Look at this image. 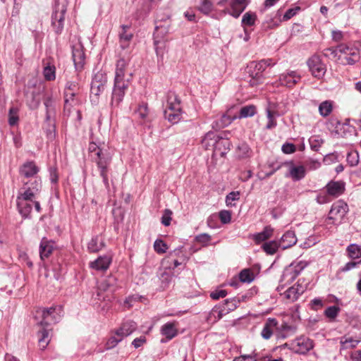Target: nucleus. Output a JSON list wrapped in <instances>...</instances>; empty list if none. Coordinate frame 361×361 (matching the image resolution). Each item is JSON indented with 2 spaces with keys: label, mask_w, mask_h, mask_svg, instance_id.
<instances>
[{
  "label": "nucleus",
  "mask_w": 361,
  "mask_h": 361,
  "mask_svg": "<svg viewBox=\"0 0 361 361\" xmlns=\"http://www.w3.org/2000/svg\"><path fill=\"white\" fill-rule=\"evenodd\" d=\"M68 4V0H56L55 1L51 20V27L57 35L61 34L63 30Z\"/></svg>",
  "instance_id": "nucleus-4"
},
{
  "label": "nucleus",
  "mask_w": 361,
  "mask_h": 361,
  "mask_svg": "<svg viewBox=\"0 0 361 361\" xmlns=\"http://www.w3.org/2000/svg\"><path fill=\"white\" fill-rule=\"evenodd\" d=\"M349 56L345 57V60L348 64L353 65L355 62L358 61L359 56V51L355 49H353V51L349 54Z\"/></svg>",
  "instance_id": "nucleus-58"
},
{
  "label": "nucleus",
  "mask_w": 361,
  "mask_h": 361,
  "mask_svg": "<svg viewBox=\"0 0 361 361\" xmlns=\"http://www.w3.org/2000/svg\"><path fill=\"white\" fill-rule=\"evenodd\" d=\"M72 57L77 70H81L85 64V54L83 45L77 42L72 45Z\"/></svg>",
  "instance_id": "nucleus-10"
},
{
  "label": "nucleus",
  "mask_w": 361,
  "mask_h": 361,
  "mask_svg": "<svg viewBox=\"0 0 361 361\" xmlns=\"http://www.w3.org/2000/svg\"><path fill=\"white\" fill-rule=\"evenodd\" d=\"M278 324V322L274 318H269L265 323L262 331L261 332L262 336L264 339H269L271 338L273 334L274 328H276Z\"/></svg>",
  "instance_id": "nucleus-29"
},
{
  "label": "nucleus",
  "mask_w": 361,
  "mask_h": 361,
  "mask_svg": "<svg viewBox=\"0 0 361 361\" xmlns=\"http://www.w3.org/2000/svg\"><path fill=\"white\" fill-rule=\"evenodd\" d=\"M240 302V300L237 298H232L229 299H226L224 301V302L220 305H223L225 306V310L227 314L235 310L238 307Z\"/></svg>",
  "instance_id": "nucleus-41"
},
{
  "label": "nucleus",
  "mask_w": 361,
  "mask_h": 361,
  "mask_svg": "<svg viewBox=\"0 0 361 361\" xmlns=\"http://www.w3.org/2000/svg\"><path fill=\"white\" fill-rule=\"evenodd\" d=\"M257 355H242L238 357H235L233 361H257Z\"/></svg>",
  "instance_id": "nucleus-64"
},
{
  "label": "nucleus",
  "mask_w": 361,
  "mask_h": 361,
  "mask_svg": "<svg viewBox=\"0 0 361 361\" xmlns=\"http://www.w3.org/2000/svg\"><path fill=\"white\" fill-rule=\"evenodd\" d=\"M279 248H281V246L277 240L265 242L262 245L263 251L269 255H274L278 251Z\"/></svg>",
  "instance_id": "nucleus-34"
},
{
  "label": "nucleus",
  "mask_w": 361,
  "mask_h": 361,
  "mask_svg": "<svg viewBox=\"0 0 361 361\" xmlns=\"http://www.w3.org/2000/svg\"><path fill=\"white\" fill-rule=\"evenodd\" d=\"M18 109L16 108H11L8 113V123L10 126H15L18 121Z\"/></svg>",
  "instance_id": "nucleus-53"
},
{
  "label": "nucleus",
  "mask_w": 361,
  "mask_h": 361,
  "mask_svg": "<svg viewBox=\"0 0 361 361\" xmlns=\"http://www.w3.org/2000/svg\"><path fill=\"white\" fill-rule=\"evenodd\" d=\"M246 8V5H242L240 3H236L232 0L231 2V11H224V13H228L233 17L238 18L240 15L244 11Z\"/></svg>",
  "instance_id": "nucleus-35"
},
{
  "label": "nucleus",
  "mask_w": 361,
  "mask_h": 361,
  "mask_svg": "<svg viewBox=\"0 0 361 361\" xmlns=\"http://www.w3.org/2000/svg\"><path fill=\"white\" fill-rule=\"evenodd\" d=\"M182 247L175 249L172 252H171L169 255L162 260V265L166 267H171V264H173V267L171 269H174L182 264L183 262H179L178 259H176V257H178L179 255L182 252Z\"/></svg>",
  "instance_id": "nucleus-23"
},
{
  "label": "nucleus",
  "mask_w": 361,
  "mask_h": 361,
  "mask_svg": "<svg viewBox=\"0 0 361 361\" xmlns=\"http://www.w3.org/2000/svg\"><path fill=\"white\" fill-rule=\"evenodd\" d=\"M300 80V75L295 71L283 73L279 76V85L288 87H293Z\"/></svg>",
  "instance_id": "nucleus-14"
},
{
  "label": "nucleus",
  "mask_w": 361,
  "mask_h": 361,
  "mask_svg": "<svg viewBox=\"0 0 361 361\" xmlns=\"http://www.w3.org/2000/svg\"><path fill=\"white\" fill-rule=\"evenodd\" d=\"M333 105L330 101L322 102L319 106V111L322 116L326 117L332 111Z\"/></svg>",
  "instance_id": "nucleus-42"
},
{
  "label": "nucleus",
  "mask_w": 361,
  "mask_h": 361,
  "mask_svg": "<svg viewBox=\"0 0 361 361\" xmlns=\"http://www.w3.org/2000/svg\"><path fill=\"white\" fill-rule=\"evenodd\" d=\"M227 295V291L223 289L215 290L210 293V297L213 300H219Z\"/></svg>",
  "instance_id": "nucleus-63"
},
{
  "label": "nucleus",
  "mask_w": 361,
  "mask_h": 361,
  "mask_svg": "<svg viewBox=\"0 0 361 361\" xmlns=\"http://www.w3.org/2000/svg\"><path fill=\"white\" fill-rule=\"evenodd\" d=\"M198 9L203 14L208 15L213 9V4L209 0H202Z\"/></svg>",
  "instance_id": "nucleus-50"
},
{
  "label": "nucleus",
  "mask_w": 361,
  "mask_h": 361,
  "mask_svg": "<svg viewBox=\"0 0 361 361\" xmlns=\"http://www.w3.org/2000/svg\"><path fill=\"white\" fill-rule=\"evenodd\" d=\"M39 169L35 163L32 161H26L19 169L20 175L24 178H29L35 177Z\"/></svg>",
  "instance_id": "nucleus-15"
},
{
  "label": "nucleus",
  "mask_w": 361,
  "mask_h": 361,
  "mask_svg": "<svg viewBox=\"0 0 361 361\" xmlns=\"http://www.w3.org/2000/svg\"><path fill=\"white\" fill-rule=\"evenodd\" d=\"M107 82L106 76L102 73L95 74L91 83V94L99 96L104 92Z\"/></svg>",
  "instance_id": "nucleus-12"
},
{
  "label": "nucleus",
  "mask_w": 361,
  "mask_h": 361,
  "mask_svg": "<svg viewBox=\"0 0 361 361\" xmlns=\"http://www.w3.org/2000/svg\"><path fill=\"white\" fill-rule=\"evenodd\" d=\"M254 279V274L249 269H245L239 273V280L243 283H251Z\"/></svg>",
  "instance_id": "nucleus-44"
},
{
  "label": "nucleus",
  "mask_w": 361,
  "mask_h": 361,
  "mask_svg": "<svg viewBox=\"0 0 361 361\" xmlns=\"http://www.w3.org/2000/svg\"><path fill=\"white\" fill-rule=\"evenodd\" d=\"M171 267H166L164 271H162L159 274V279L161 283L164 284V286L168 285V283L171 280L172 272L171 271Z\"/></svg>",
  "instance_id": "nucleus-46"
},
{
  "label": "nucleus",
  "mask_w": 361,
  "mask_h": 361,
  "mask_svg": "<svg viewBox=\"0 0 361 361\" xmlns=\"http://www.w3.org/2000/svg\"><path fill=\"white\" fill-rule=\"evenodd\" d=\"M79 90V85L75 81H68L66 84L65 92L77 94Z\"/></svg>",
  "instance_id": "nucleus-60"
},
{
  "label": "nucleus",
  "mask_w": 361,
  "mask_h": 361,
  "mask_svg": "<svg viewBox=\"0 0 361 361\" xmlns=\"http://www.w3.org/2000/svg\"><path fill=\"white\" fill-rule=\"evenodd\" d=\"M279 243L281 248L286 250L296 244L297 238L293 231H288L282 235Z\"/></svg>",
  "instance_id": "nucleus-20"
},
{
  "label": "nucleus",
  "mask_w": 361,
  "mask_h": 361,
  "mask_svg": "<svg viewBox=\"0 0 361 361\" xmlns=\"http://www.w3.org/2000/svg\"><path fill=\"white\" fill-rule=\"evenodd\" d=\"M104 244L99 236L92 238L88 243L87 249L91 252H97L102 250Z\"/></svg>",
  "instance_id": "nucleus-37"
},
{
  "label": "nucleus",
  "mask_w": 361,
  "mask_h": 361,
  "mask_svg": "<svg viewBox=\"0 0 361 361\" xmlns=\"http://www.w3.org/2000/svg\"><path fill=\"white\" fill-rule=\"evenodd\" d=\"M227 313L225 310V306L223 305H215L207 318L208 322L215 323L220 320L224 316L226 315Z\"/></svg>",
  "instance_id": "nucleus-19"
},
{
  "label": "nucleus",
  "mask_w": 361,
  "mask_h": 361,
  "mask_svg": "<svg viewBox=\"0 0 361 361\" xmlns=\"http://www.w3.org/2000/svg\"><path fill=\"white\" fill-rule=\"evenodd\" d=\"M32 203L30 201H17L18 211L24 218L29 216L32 209Z\"/></svg>",
  "instance_id": "nucleus-33"
},
{
  "label": "nucleus",
  "mask_w": 361,
  "mask_h": 361,
  "mask_svg": "<svg viewBox=\"0 0 361 361\" xmlns=\"http://www.w3.org/2000/svg\"><path fill=\"white\" fill-rule=\"evenodd\" d=\"M257 113L256 106L253 104L247 105L241 107L238 118H244L253 116Z\"/></svg>",
  "instance_id": "nucleus-40"
},
{
  "label": "nucleus",
  "mask_w": 361,
  "mask_h": 361,
  "mask_svg": "<svg viewBox=\"0 0 361 361\" xmlns=\"http://www.w3.org/2000/svg\"><path fill=\"white\" fill-rule=\"evenodd\" d=\"M310 70L312 74L315 77L320 78H322L325 72V65L322 62L321 59L317 56H312L307 61Z\"/></svg>",
  "instance_id": "nucleus-11"
},
{
  "label": "nucleus",
  "mask_w": 361,
  "mask_h": 361,
  "mask_svg": "<svg viewBox=\"0 0 361 361\" xmlns=\"http://www.w3.org/2000/svg\"><path fill=\"white\" fill-rule=\"evenodd\" d=\"M44 104L46 108L45 122L49 126H54L56 118V108L52 97H46L44 99Z\"/></svg>",
  "instance_id": "nucleus-13"
},
{
  "label": "nucleus",
  "mask_w": 361,
  "mask_h": 361,
  "mask_svg": "<svg viewBox=\"0 0 361 361\" xmlns=\"http://www.w3.org/2000/svg\"><path fill=\"white\" fill-rule=\"evenodd\" d=\"M137 329V324L133 321H128L116 329V334L120 335L123 338L130 335Z\"/></svg>",
  "instance_id": "nucleus-24"
},
{
  "label": "nucleus",
  "mask_w": 361,
  "mask_h": 361,
  "mask_svg": "<svg viewBox=\"0 0 361 361\" xmlns=\"http://www.w3.org/2000/svg\"><path fill=\"white\" fill-rule=\"evenodd\" d=\"M123 338L119 335L116 334V331L115 334L111 336L106 343V348L111 349L114 348L119 342H121Z\"/></svg>",
  "instance_id": "nucleus-51"
},
{
  "label": "nucleus",
  "mask_w": 361,
  "mask_h": 361,
  "mask_svg": "<svg viewBox=\"0 0 361 361\" xmlns=\"http://www.w3.org/2000/svg\"><path fill=\"white\" fill-rule=\"evenodd\" d=\"M135 114L138 118L145 121L149 114V109L147 104H142L139 105L138 108L135 111Z\"/></svg>",
  "instance_id": "nucleus-47"
},
{
  "label": "nucleus",
  "mask_w": 361,
  "mask_h": 361,
  "mask_svg": "<svg viewBox=\"0 0 361 361\" xmlns=\"http://www.w3.org/2000/svg\"><path fill=\"white\" fill-rule=\"evenodd\" d=\"M216 134L212 132L207 133L202 140V144L205 149L212 148L214 150Z\"/></svg>",
  "instance_id": "nucleus-38"
},
{
  "label": "nucleus",
  "mask_w": 361,
  "mask_h": 361,
  "mask_svg": "<svg viewBox=\"0 0 361 361\" xmlns=\"http://www.w3.org/2000/svg\"><path fill=\"white\" fill-rule=\"evenodd\" d=\"M63 317V308L61 305H54L50 307H39L36 310L35 319L37 324L42 327L39 330V345L42 350L48 345L49 329L47 327L50 325L58 323Z\"/></svg>",
  "instance_id": "nucleus-1"
},
{
  "label": "nucleus",
  "mask_w": 361,
  "mask_h": 361,
  "mask_svg": "<svg viewBox=\"0 0 361 361\" xmlns=\"http://www.w3.org/2000/svg\"><path fill=\"white\" fill-rule=\"evenodd\" d=\"M164 114L165 118L172 123H177L181 119L180 100L173 92L170 91L166 94Z\"/></svg>",
  "instance_id": "nucleus-3"
},
{
  "label": "nucleus",
  "mask_w": 361,
  "mask_h": 361,
  "mask_svg": "<svg viewBox=\"0 0 361 361\" xmlns=\"http://www.w3.org/2000/svg\"><path fill=\"white\" fill-rule=\"evenodd\" d=\"M290 345L295 353L305 354L313 348V341L307 337L301 336L293 341Z\"/></svg>",
  "instance_id": "nucleus-8"
},
{
  "label": "nucleus",
  "mask_w": 361,
  "mask_h": 361,
  "mask_svg": "<svg viewBox=\"0 0 361 361\" xmlns=\"http://www.w3.org/2000/svg\"><path fill=\"white\" fill-rule=\"evenodd\" d=\"M122 31L119 34L121 47L124 49L128 47L129 43L133 38V33L129 32L130 27L128 25L121 26Z\"/></svg>",
  "instance_id": "nucleus-28"
},
{
  "label": "nucleus",
  "mask_w": 361,
  "mask_h": 361,
  "mask_svg": "<svg viewBox=\"0 0 361 361\" xmlns=\"http://www.w3.org/2000/svg\"><path fill=\"white\" fill-rule=\"evenodd\" d=\"M329 195L338 197L344 192L345 183L342 181H331L326 186Z\"/></svg>",
  "instance_id": "nucleus-22"
},
{
  "label": "nucleus",
  "mask_w": 361,
  "mask_h": 361,
  "mask_svg": "<svg viewBox=\"0 0 361 361\" xmlns=\"http://www.w3.org/2000/svg\"><path fill=\"white\" fill-rule=\"evenodd\" d=\"M348 211V204L343 200H338L333 204L329 214V219L334 224H339Z\"/></svg>",
  "instance_id": "nucleus-7"
},
{
  "label": "nucleus",
  "mask_w": 361,
  "mask_h": 361,
  "mask_svg": "<svg viewBox=\"0 0 361 361\" xmlns=\"http://www.w3.org/2000/svg\"><path fill=\"white\" fill-rule=\"evenodd\" d=\"M172 212L170 209H165L161 217V224L165 226L171 224Z\"/></svg>",
  "instance_id": "nucleus-62"
},
{
  "label": "nucleus",
  "mask_w": 361,
  "mask_h": 361,
  "mask_svg": "<svg viewBox=\"0 0 361 361\" xmlns=\"http://www.w3.org/2000/svg\"><path fill=\"white\" fill-rule=\"evenodd\" d=\"M54 249V242L43 238L39 245V256L42 260L48 258Z\"/></svg>",
  "instance_id": "nucleus-17"
},
{
  "label": "nucleus",
  "mask_w": 361,
  "mask_h": 361,
  "mask_svg": "<svg viewBox=\"0 0 361 361\" xmlns=\"http://www.w3.org/2000/svg\"><path fill=\"white\" fill-rule=\"evenodd\" d=\"M307 266V263L304 261L294 262L290 264V267L293 268L296 274L299 275L300 272Z\"/></svg>",
  "instance_id": "nucleus-59"
},
{
  "label": "nucleus",
  "mask_w": 361,
  "mask_h": 361,
  "mask_svg": "<svg viewBox=\"0 0 361 361\" xmlns=\"http://www.w3.org/2000/svg\"><path fill=\"white\" fill-rule=\"evenodd\" d=\"M339 308L335 305L327 307L324 312V314L329 319H334L337 317Z\"/></svg>",
  "instance_id": "nucleus-57"
},
{
  "label": "nucleus",
  "mask_w": 361,
  "mask_h": 361,
  "mask_svg": "<svg viewBox=\"0 0 361 361\" xmlns=\"http://www.w3.org/2000/svg\"><path fill=\"white\" fill-rule=\"evenodd\" d=\"M347 162L350 166H355L359 163V154L356 151L350 152L347 155Z\"/></svg>",
  "instance_id": "nucleus-55"
},
{
  "label": "nucleus",
  "mask_w": 361,
  "mask_h": 361,
  "mask_svg": "<svg viewBox=\"0 0 361 361\" xmlns=\"http://www.w3.org/2000/svg\"><path fill=\"white\" fill-rule=\"evenodd\" d=\"M230 142L228 139H224L222 137H219L216 135L215 139V145H214V152L216 154H219L223 156L226 154L227 150L229 149Z\"/></svg>",
  "instance_id": "nucleus-27"
},
{
  "label": "nucleus",
  "mask_w": 361,
  "mask_h": 361,
  "mask_svg": "<svg viewBox=\"0 0 361 361\" xmlns=\"http://www.w3.org/2000/svg\"><path fill=\"white\" fill-rule=\"evenodd\" d=\"M161 333L167 340H171L174 338L178 334L175 323H166L161 326Z\"/></svg>",
  "instance_id": "nucleus-31"
},
{
  "label": "nucleus",
  "mask_w": 361,
  "mask_h": 361,
  "mask_svg": "<svg viewBox=\"0 0 361 361\" xmlns=\"http://www.w3.org/2000/svg\"><path fill=\"white\" fill-rule=\"evenodd\" d=\"M276 111L271 109L270 106L267 109V116L268 118V123L266 126L267 129H271L276 126Z\"/></svg>",
  "instance_id": "nucleus-43"
},
{
  "label": "nucleus",
  "mask_w": 361,
  "mask_h": 361,
  "mask_svg": "<svg viewBox=\"0 0 361 361\" xmlns=\"http://www.w3.org/2000/svg\"><path fill=\"white\" fill-rule=\"evenodd\" d=\"M116 278L114 276H108L104 281H102L99 286V292L97 293V296H100L101 291H106L110 290L111 291H114V286L116 283Z\"/></svg>",
  "instance_id": "nucleus-32"
},
{
  "label": "nucleus",
  "mask_w": 361,
  "mask_h": 361,
  "mask_svg": "<svg viewBox=\"0 0 361 361\" xmlns=\"http://www.w3.org/2000/svg\"><path fill=\"white\" fill-rule=\"evenodd\" d=\"M286 165L288 167V176L293 180H300L305 177L306 171L303 166H295L293 162L287 163Z\"/></svg>",
  "instance_id": "nucleus-18"
},
{
  "label": "nucleus",
  "mask_w": 361,
  "mask_h": 361,
  "mask_svg": "<svg viewBox=\"0 0 361 361\" xmlns=\"http://www.w3.org/2000/svg\"><path fill=\"white\" fill-rule=\"evenodd\" d=\"M42 184L39 181L35 183V186L30 187L28 183H25L23 191L20 192L18 197L17 201H30L35 200V195L40 190Z\"/></svg>",
  "instance_id": "nucleus-9"
},
{
  "label": "nucleus",
  "mask_w": 361,
  "mask_h": 361,
  "mask_svg": "<svg viewBox=\"0 0 361 361\" xmlns=\"http://www.w3.org/2000/svg\"><path fill=\"white\" fill-rule=\"evenodd\" d=\"M154 248L157 253L163 254L166 252L168 247L162 240L157 239L154 243Z\"/></svg>",
  "instance_id": "nucleus-54"
},
{
  "label": "nucleus",
  "mask_w": 361,
  "mask_h": 361,
  "mask_svg": "<svg viewBox=\"0 0 361 361\" xmlns=\"http://www.w3.org/2000/svg\"><path fill=\"white\" fill-rule=\"evenodd\" d=\"M240 192L239 191H233L228 193L226 197V203L227 206H235L233 201L240 199Z\"/></svg>",
  "instance_id": "nucleus-52"
},
{
  "label": "nucleus",
  "mask_w": 361,
  "mask_h": 361,
  "mask_svg": "<svg viewBox=\"0 0 361 361\" xmlns=\"http://www.w3.org/2000/svg\"><path fill=\"white\" fill-rule=\"evenodd\" d=\"M360 343L359 340H355L353 338H342L341 343L343 348H355Z\"/></svg>",
  "instance_id": "nucleus-56"
},
{
  "label": "nucleus",
  "mask_w": 361,
  "mask_h": 361,
  "mask_svg": "<svg viewBox=\"0 0 361 361\" xmlns=\"http://www.w3.org/2000/svg\"><path fill=\"white\" fill-rule=\"evenodd\" d=\"M309 142L311 149L316 152L319 151L322 145L324 143V140L318 135L312 136Z\"/></svg>",
  "instance_id": "nucleus-48"
},
{
  "label": "nucleus",
  "mask_w": 361,
  "mask_h": 361,
  "mask_svg": "<svg viewBox=\"0 0 361 361\" xmlns=\"http://www.w3.org/2000/svg\"><path fill=\"white\" fill-rule=\"evenodd\" d=\"M232 121L233 119L229 116L223 114L213 123L212 128L215 130H219L228 126Z\"/></svg>",
  "instance_id": "nucleus-36"
},
{
  "label": "nucleus",
  "mask_w": 361,
  "mask_h": 361,
  "mask_svg": "<svg viewBox=\"0 0 361 361\" xmlns=\"http://www.w3.org/2000/svg\"><path fill=\"white\" fill-rule=\"evenodd\" d=\"M274 231V228L271 226H267L262 232L254 234L252 239L256 244L265 242L273 236Z\"/></svg>",
  "instance_id": "nucleus-25"
},
{
  "label": "nucleus",
  "mask_w": 361,
  "mask_h": 361,
  "mask_svg": "<svg viewBox=\"0 0 361 361\" xmlns=\"http://www.w3.org/2000/svg\"><path fill=\"white\" fill-rule=\"evenodd\" d=\"M323 54L325 57L331 59H335L338 55V49L336 47L326 48L323 51Z\"/></svg>",
  "instance_id": "nucleus-61"
},
{
  "label": "nucleus",
  "mask_w": 361,
  "mask_h": 361,
  "mask_svg": "<svg viewBox=\"0 0 361 361\" xmlns=\"http://www.w3.org/2000/svg\"><path fill=\"white\" fill-rule=\"evenodd\" d=\"M293 269V268L290 267L289 265L284 269L281 276V281L291 283L296 279L298 275L296 274L295 271Z\"/></svg>",
  "instance_id": "nucleus-39"
},
{
  "label": "nucleus",
  "mask_w": 361,
  "mask_h": 361,
  "mask_svg": "<svg viewBox=\"0 0 361 361\" xmlns=\"http://www.w3.org/2000/svg\"><path fill=\"white\" fill-rule=\"evenodd\" d=\"M111 262V258L107 255H104L90 262V267L97 271H106L109 267Z\"/></svg>",
  "instance_id": "nucleus-21"
},
{
  "label": "nucleus",
  "mask_w": 361,
  "mask_h": 361,
  "mask_svg": "<svg viewBox=\"0 0 361 361\" xmlns=\"http://www.w3.org/2000/svg\"><path fill=\"white\" fill-rule=\"evenodd\" d=\"M76 94L70 92H64V111L70 113L72 108L78 104V99L75 97Z\"/></svg>",
  "instance_id": "nucleus-30"
},
{
  "label": "nucleus",
  "mask_w": 361,
  "mask_h": 361,
  "mask_svg": "<svg viewBox=\"0 0 361 361\" xmlns=\"http://www.w3.org/2000/svg\"><path fill=\"white\" fill-rule=\"evenodd\" d=\"M271 59H264L257 63H250L248 66L250 86L255 87L262 82V73L267 67L271 66Z\"/></svg>",
  "instance_id": "nucleus-5"
},
{
  "label": "nucleus",
  "mask_w": 361,
  "mask_h": 361,
  "mask_svg": "<svg viewBox=\"0 0 361 361\" xmlns=\"http://www.w3.org/2000/svg\"><path fill=\"white\" fill-rule=\"evenodd\" d=\"M43 64V75L44 77V79L47 81L54 80L56 78L55 65L50 61V59L47 61H44Z\"/></svg>",
  "instance_id": "nucleus-26"
},
{
  "label": "nucleus",
  "mask_w": 361,
  "mask_h": 361,
  "mask_svg": "<svg viewBox=\"0 0 361 361\" xmlns=\"http://www.w3.org/2000/svg\"><path fill=\"white\" fill-rule=\"evenodd\" d=\"M94 161L97 164V168L99 171L100 176L103 179V183L106 188H109V183L108 178L109 166L111 162V157L106 150L99 151L97 157H94Z\"/></svg>",
  "instance_id": "nucleus-6"
},
{
  "label": "nucleus",
  "mask_w": 361,
  "mask_h": 361,
  "mask_svg": "<svg viewBox=\"0 0 361 361\" xmlns=\"http://www.w3.org/2000/svg\"><path fill=\"white\" fill-rule=\"evenodd\" d=\"M129 57L118 59L116 64L114 85L111 95V105L118 106L123 101L126 90L129 87L133 77L128 69Z\"/></svg>",
  "instance_id": "nucleus-2"
},
{
  "label": "nucleus",
  "mask_w": 361,
  "mask_h": 361,
  "mask_svg": "<svg viewBox=\"0 0 361 361\" xmlns=\"http://www.w3.org/2000/svg\"><path fill=\"white\" fill-rule=\"evenodd\" d=\"M299 280L295 286L289 288L285 292V296L287 299L293 302L298 300V297L302 295L307 289V284L302 285Z\"/></svg>",
  "instance_id": "nucleus-16"
},
{
  "label": "nucleus",
  "mask_w": 361,
  "mask_h": 361,
  "mask_svg": "<svg viewBox=\"0 0 361 361\" xmlns=\"http://www.w3.org/2000/svg\"><path fill=\"white\" fill-rule=\"evenodd\" d=\"M349 257L352 259L361 257V247L356 244H350L347 247Z\"/></svg>",
  "instance_id": "nucleus-45"
},
{
  "label": "nucleus",
  "mask_w": 361,
  "mask_h": 361,
  "mask_svg": "<svg viewBox=\"0 0 361 361\" xmlns=\"http://www.w3.org/2000/svg\"><path fill=\"white\" fill-rule=\"evenodd\" d=\"M256 19L257 16L255 13L247 12L243 16L242 24L243 25L252 26L255 25Z\"/></svg>",
  "instance_id": "nucleus-49"
}]
</instances>
